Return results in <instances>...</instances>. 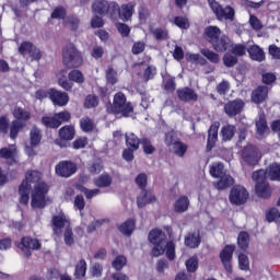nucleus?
<instances>
[{"mask_svg": "<svg viewBox=\"0 0 280 280\" xmlns=\"http://www.w3.org/2000/svg\"><path fill=\"white\" fill-rule=\"evenodd\" d=\"M266 220L269 223L275 222L278 226H280V211L278 208H270L266 211Z\"/></svg>", "mask_w": 280, "mask_h": 280, "instance_id": "obj_39", "label": "nucleus"}, {"mask_svg": "<svg viewBox=\"0 0 280 280\" xmlns=\"http://www.w3.org/2000/svg\"><path fill=\"white\" fill-rule=\"evenodd\" d=\"M118 230L122 235H127V237H130L132 233L135 232V221L132 219H128L122 224L118 226Z\"/></svg>", "mask_w": 280, "mask_h": 280, "instance_id": "obj_38", "label": "nucleus"}, {"mask_svg": "<svg viewBox=\"0 0 280 280\" xmlns=\"http://www.w3.org/2000/svg\"><path fill=\"white\" fill-rule=\"evenodd\" d=\"M62 62L66 69H80L84 65L82 51L75 47V44L68 43L62 48Z\"/></svg>", "mask_w": 280, "mask_h": 280, "instance_id": "obj_2", "label": "nucleus"}, {"mask_svg": "<svg viewBox=\"0 0 280 280\" xmlns=\"http://www.w3.org/2000/svg\"><path fill=\"white\" fill-rule=\"evenodd\" d=\"M94 185L100 188L110 187L113 185V177L108 174L100 175L96 179H94Z\"/></svg>", "mask_w": 280, "mask_h": 280, "instance_id": "obj_41", "label": "nucleus"}, {"mask_svg": "<svg viewBox=\"0 0 280 280\" xmlns=\"http://www.w3.org/2000/svg\"><path fill=\"white\" fill-rule=\"evenodd\" d=\"M235 132H237V128L234 125H225L221 128V139L222 141H232L233 137H235Z\"/></svg>", "mask_w": 280, "mask_h": 280, "instance_id": "obj_31", "label": "nucleus"}, {"mask_svg": "<svg viewBox=\"0 0 280 280\" xmlns=\"http://www.w3.org/2000/svg\"><path fill=\"white\" fill-rule=\"evenodd\" d=\"M208 3L218 21H235V9L231 5L223 8L215 0H208Z\"/></svg>", "mask_w": 280, "mask_h": 280, "instance_id": "obj_10", "label": "nucleus"}, {"mask_svg": "<svg viewBox=\"0 0 280 280\" xmlns=\"http://www.w3.org/2000/svg\"><path fill=\"white\" fill-rule=\"evenodd\" d=\"M238 267L240 270H250V261L248 260V256L246 254L238 255Z\"/></svg>", "mask_w": 280, "mask_h": 280, "instance_id": "obj_59", "label": "nucleus"}, {"mask_svg": "<svg viewBox=\"0 0 280 280\" xmlns=\"http://www.w3.org/2000/svg\"><path fill=\"white\" fill-rule=\"evenodd\" d=\"M253 180L256 183V194L258 198H264L265 200H268L272 197V188L270 187V184L268 180V173L266 170L260 168L258 171L253 172L252 174Z\"/></svg>", "mask_w": 280, "mask_h": 280, "instance_id": "obj_4", "label": "nucleus"}, {"mask_svg": "<svg viewBox=\"0 0 280 280\" xmlns=\"http://www.w3.org/2000/svg\"><path fill=\"white\" fill-rule=\"evenodd\" d=\"M43 141V130L37 126H34L30 130V145L31 148H38Z\"/></svg>", "mask_w": 280, "mask_h": 280, "instance_id": "obj_26", "label": "nucleus"}, {"mask_svg": "<svg viewBox=\"0 0 280 280\" xmlns=\"http://www.w3.org/2000/svg\"><path fill=\"white\" fill-rule=\"evenodd\" d=\"M63 242L66 246H73V244H75V238L73 237V229H71V225L66 226L63 232Z\"/></svg>", "mask_w": 280, "mask_h": 280, "instance_id": "obj_48", "label": "nucleus"}, {"mask_svg": "<svg viewBox=\"0 0 280 280\" xmlns=\"http://www.w3.org/2000/svg\"><path fill=\"white\" fill-rule=\"evenodd\" d=\"M148 240L151 244H153V248L151 249L152 257H161V255L165 254V244L167 242V235L163 230L153 229L149 232Z\"/></svg>", "mask_w": 280, "mask_h": 280, "instance_id": "obj_7", "label": "nucleus"}, {"mask_svg": "<svg viewBox=\"0 0 280 280\" xmlns=\"http://www.w3.org/2000/svg\"><path fill=\"white\" fill-rule=\"evenodd\" d=\"M128 264V259L124 255H118L116 258L113 260L112 266L115 268V270L119 271L124 269V266Z\"/></svg>", "mask_w": 280, "mask_h": 280, "instance_id": "obj_51", "label": "nucleus"}, {"mask_svg": "<svg viewBox=\"0 0 280 280\" xmlns=\"http://www.w3.org/2000/svg\"><path fill=\"white\" fill-rule=\"evenodd\" d=\"M184 244L187 248H198L202 244V237L200 236V230L189 232L185 238Z\"/></svg>", "mask_w": 280, "mask_h": 280, "instance_id": "obj_24", "label": "nucleus"}, {"mask_svg": "<svg viewBox=\"0 0 280 280\" xmlns=\"http://www.w3.org/2000/svg\"><path fill=\"white\" fill-rule=\"evenodd\" d=\"M66 226H71V221L67 218L66 213L55 214L51 218V229L54 235L60 237L62 235V230Z\"/></svg>", "mask_w": 280, "mask_h": 280, "instance_id": "obj_16", "label": "nucleus"}, {"mask_svg": "<svg viewBox=\"0 0 280 280\" xmlns=\"http://www.w3.org/2000/svg\"><path fill=\"white\" fill-rule=\"evenodd\" d=\"M229 91H231V83H229L226 80H223L217 85V93L220 95H226Z\"/></svg>", "mask_w": 280, "mask_h": 280, "instance_id": "obj_62", "label": "nucleus"}, {"mask_svg": "<svg viewBox=\"0 0 280 280\" xmlns=\"http://www.w3.org/2000/svg\"><path fill=\"white\" fill-rule=\"evenodd\" d=\"M22 128H25V122L19 120H12L11 126L9 127L10 130V139L13 141L19 137Z\"/></svg>", "mask_w": 280, "mask_h": 280, "instance_id": "obj_37", "label": "nucleus"}, {"mask_svg": "<svg viewBox=\"0 0 280 280\" xmlns=\"http://www.w3.org/2000/svg\"><path fill=\"white\" fill-rule=\"evenodd\" d=\"M133 12H135V3L129 2L126 4H121V7H119L118 4L116 19H120V21H124V23H126L132 19Z\"/></svg>", "mask_w": 280, "mask_h": 280, "instance_id": "obj_20", "label": "nucleus"}, {"mask_svg": "<svg viewBox=\"0 0 280 280\" xmlns=\"http://www.w3.org/2000/svg\"><path fill=\"white\" fill-rule=\"evenodd\" d=\"M220 130V121H214L208 129V138L206 151L211 152L218 143V132Z\"/></svg>", "mask_w": 280, "mask_h": 280, "instance_id": "obj_18", "label": "nucleus"}, {"mask_svg": "<svg viewBox=\"0 0 280 280\" xmlns=\"http://www.w3.org/2000/svg\"><path fill=\"white\" fill-rule=\"evenodd\" d=\"M244 106L246 104L242 98H235L225 103L223 110L228 117H237L244 110Z\"/></svg>", "mask_w": 280, "mask_h": 280, "instance_id": "obj_17", "label": "nucleus"}, {"mask_svg": "<svg viewBox=\"0 0 280 280\" xmlns=\"http://www.w3.org/2000/svg\"><path fill=\"white\" fill-rule=\"evenodd\" d=\"M173 150L177 156H185V154H187V144L180 141H175Z\"/></svg>", "mask_w": 280, "mask_h": 280, "instance_id": "obj_52", "label": "nucleus"}, {"mask_svg": "<svg viewBox=\"0 0 280 280\" xmlns=\"http://www.w3.org/2000/svg\"><path fill=\"white\" fill-rule=\"evenodd\" d=\"M97 106H100V98L96 95L90 94L85 97V108H97Z\"/></svg>", "mask_w": 280, "mask_h": 280, "instance_id": "obj_53", "label": "nucleus"}, {"mask_svg": "<svg viewBox=\"0 0 280 280\" xmlns=\"http://www.w3.org/2000/svg\"><path fill=\"white\" fill-rule=\"evenodd\" d=\"M166 257L170 261H174L176 259V244L174 241H168L165 243Z\"/></svg>", "mask_w": 280, "mask_h": 280, "instance_id": "obj_49", "label": "nucleus"}, {"mask_svg": "<svg viewBox=\"0 0 280 280\" xmlns=\"http://www.w3.org/2000/svg\"><path fill=\"white\" fill-rule=\"evenodd\" d=\"M49 100L55 106H67L69 104V94L51 88L49 89Z\"/></svg>", "mask_w": 280, "mask_h": 280, "instance_id": "obj_19", "label": "nucleus"}, {"mask_svg": "<svg viewBox=\"0 0 280 280\" xmlns=\"http://www.w3.org/2000/svg\"><path fill=\"white\" fill-rule=\"evenodd\" d=\"M176 95L179 102H196L198 100V94L194 89L189 86L179 88L176 91Z\"/></svg>", "mask_w": 280, "mask_h": 280, "instance_id": "obj_21", "label": "nucleus"}, {"mask_svg": "<svg viewBox=\"0 0 280 280\" xmlns=\"http://www.w3.org/2000/svg\"><path fill=\"white\" fill-rule=\"evenodd\" d=\"M79 126L82 132H93V130H95V121L89 116H83L79 120Z\"/></svg>", "mask_w": 280, "mask_h": 280, "instance_id": "obj_34", "label": "nucleus"}, {"mask_svg": "<svg viewBox=\"0 0 280 280\" xmlns=\"http://www.w3.org/2000/svg\"><path fill=\"white\" fill-rule=\"evenodd\" d=\"M220 179L214 184L215 189L219 191H224V189H229L235 185V179L231 175H222L219 177Z\"/></svg>", "mask_w": 280, "mask_h": 280, "instance_id": "obj_25", "label": "nucleus"}, {"mask_svg": "<svg viewBox=\"0 0 280 280\" xmlns=\"http://www.w3.org/2000/svg\"><path fill=\"white\" fill-rule=\"evenodd\" d=\"M73 139H75V127L66 125L59 129L58 138L55 139V143L59 148H69L71 145L69 141H73Z\"/></svg>", "mask_w": 280, "mask_h": 280, "instance_id": "obj_12", "label": "nucleus"}, {"mask_svg": "<svg viewBox=\"0 0 280 280\" xmlns=\"http://www.w3.org/2000/svg\"><path fill=\"white\" fill-rule=\"evenodd\" d=\"M63 23L66 26L70 27L72 32H78L80 28V18H78L75 14L68 15Z\"/></svg>", "mask_w": 280, "mask_h": 280, "instance_id": "obj_40", "label": "nucleus"}, {"mask_svg": "<svg viewBox=\"0 0 280 280\" xmlns=\"http://www.w3.org/2000/svg\"><path fill=\"white\" fill-rule=\"evenodd\" d=\"M164 91H166V93H174V91H176V78L175 77H170L168 79H166V81L164 83Z\"/></svg>", "mask_w": 280, "mask_h": 280, "instance_id": "obj_61", "label": "nucleus"}, {"mask_svg": "<svg viewBox=\"0 0 280 280\" xmlns=\"http://www.w3.org/2000/svg\"><path fill=\"white\" fill-rule=\"evenodd\" d=\"M235 253V245L229 244L225 245L219 254L220 260L224 270L230 275L233 272V254Z\"/></svg>", "mask_w": 280, "mask_h": 280, "instance_id": "obj_15", "label": "nucleus"}, {"mask_svg": "<svg viewBox=\"0 0 280 280\" xmlns=\"http://www.w3.org/2000/svg\"><path fill=\"white\" fill-rule=\"evenodd\" d=\"M40 172L38 171H28L25 173V179L19 186L20 194V205L30 203V191H32V183L40 182Z\"/></svg>", "mask_w": 280, "mask_h": 280, "instance_id": "obj_6", "label": "nucleus"}, {"mask_svg": "<svg viewBox=\"0 0 280 280\" xmlns=\"http://www.w3.org/2000/svg\"><path fill=\"white\" fill-rule=\"evenodd\" d=\"M202 36L218 54H224V51L231 47V38L226 35H222V30L218 26H207L203 30Z\"/></svg>", "mask_w": 280, "mask_h": 280, "instance_id": "obj_1", "label": "nucleus"}, {"mask_svg": "<svg viewBox=\"0 0 280 280\" xmlns=\"http://www.w3.org/2000/svg\"><path fill=\"white\" fill-rule=\"evenodd\" d=\"M268 120H266L265 116H260L259 119L256 121V132L259 137H264L266 132H268Z\"/></svg>", "mask_w": 280, "mask_h": 280, "instance_id": "obj_43", "label": "nucleus"}, {"mask_svg": "<svg viewBox=\"0 0 280 280\" xmlns=\"http://www.w3.org/2000/svg\"><path fill=\"white\" fill-rule=\"evenodd\" d=\"M116 27L122 38H128V36H130V26H128V24L117 23Z\"/></svg>", "mask_w": 280, "mask_h": 280, "instance_id": "obj_63", "label": "nucleus"}, {"mask_svg": "<svg viewBox=\"0 0 280 280\" xmlns=\"http://www.w3.org/2000/svg\"><path fill=\"white\" fill-rule=\"evenodd\" d=\"M186 270L188 275H194L198 272V269L200 268V259L198 258V255H192L190 256L186 261H185Z\"/></svg>", "mask_w": 280, "mask_h": 280, "instance_id": "obj_28", "label": "nucleus"}, {"mask_svg": "<svg viewBox=\"0 0 280 280\" xmlns=\"http://www.w3.org/2000/svg\"><path fill=\"white\" fill-rule=\"evenodd\" d=\"M201 54L209 60V62H212L213 65H218L220 62V55L218 52H214L210 50L209 48L201 49Z\"/></svg>", "mask_w": 280, "mask_h": 280, "instance_id": "obj_47", "label": "nucleus"}, {"mask_svg": "<svg viewBox=\"0 0 280 280\" xmlns=\"http://www.w3.org/2000/svg\"><path fill=\"white\" fill-rule=\"evenodd\" d=\"M189 209V198L180 196L174 203L175 213H185Z\"/></svg>", "mask_w": 280, "mask_h": 280, "instance_id": "obj_33", "label": "nucleus"}, {"mask_svg": "<svg viewBox=\"0 0 280 280\" xmlns=\"http://www.w3.org/2000/svg\"><path fill=\"white\" fill-rule=\"evenodd\" d=\"M112 115H121V117H130L135 113V106L131 102H128L126 94L122 92H117L114 95L113 104L108 108Z\"/></svg>", "mask_w": 280, "mask_h": 280, "instance_id": "obj_3", "label": "nucleus"}, {"mask_svg": "<svg viewBox=\"0 0 280 280\" xmlns=\"http://www.w3.org/2000/svg\"><path fill=\"white\" fill-rule=\"evenodd\" d=\"M10 132V118L8 116H0V135H8Z\"/></svg>", "mask_w": 280, "mask_h": 280, "instance_id": "obj_56", "label": "nucleus"}, {"mask_svg": "<svg viewBox=\"0 0 280 280\" xmlns=\"http://www.w3.org/2000/svg\"><path fill=\"white\" fill-rule=\"evenodd\" d=\"M152 34L155 40H167L170 38V33L165 28H155Z\"/></svg>", "mask_w": 280, "mask_h": 280, "instance_id": "obj_60", "label": "nucleus"}, {"mask_svg": "<svg viewBox=\"0 0 280 280\" xmlns=\"http://www.w3.org/2000/svg\"><path fill=\"white\" fill-rule=\"evenodd\" d=\"M238 62V59L235 55L233 54H230V52H226L224 56H223V65L228 68H231V67H235V65H237Z\"/></svg>", "mask_w": 280, "mask_h": 280, "instance_id": "obj_54", "label": "nucleus"}, {"mask_svg": "<svg viewBox=\"0 0 280 280\" xmlns=\"http://www.w3.org/2000/svg\"><path fill=\"white\" fill-rule=\"evenodd\" d=\"M42 124L45 126V128H51L52 130H56L62 126V121L57 118L56 114L54 116L42 117Z\"/></svg>", "mask_w": 280, "mask_h": 280, "instance_id": "obj_30", "label": "nucleus"}, {"mask_svg": "<svg viewBox=\"0 0 280 280\" xmlns=\"http://www.w3.org/2000/svg\"><path fill=\"white\" fill-rule=\"evenodd\" d=\"M152 202H156V196H154L152 191L147 188L142 189L140 195L137 197L138 209H143V207L147 205H152Z\"/></svg>", "mask_w": 280, "mask_h": 280, "instance_id": "obj_22", "label": "nucleus"}, {"mask_svg": "<svg viewBox=\"0 0 280 280\" xmlns=\"http://www.w3.org/2000/svg\"><path fill=\"white\" fill-rule=\"evenodd\" d=\"M50 18L57 21H66L67 20V8L63 5H57L51 14Z\"/></svg>", "mask_w": 280, "mask_h": 280, "instance_id": "obj_42", "label": "nucleus"}, {"mask_svg": "<svg viewBox=\"0 0 280 280\" xmlns=\"http://www.w3.org/2000/svg\"><path fill=\"white\" fill-rule=\"evenodd\" d=\"M78 172V164L71 160H63L55 166V174L60 178H71Z\"/></svg>", "mask_w": 280, "mask_h": 280, "instance_id": "obj_14", "label": "nucleus"}, {"mask_svg": "<svg viewBox=\"0 0 280 280\" xmlns=\"http://www.w3.org/2000/svg\"><path fill=\"white\" fill-rule=\"evenodd\" d=\"M249 58L255 60L256 62H264L266 60V52L258 45L254 44L248 49Z\"/></svg>", "mask_w": 280, "mask_h": 280, "instance_id": "obj_27", "label": "nucleus"}, {"mask_svg": "<svg viewBox=\"0 0 280 280\" xmlns=\"http://www.w3.org/2000/svg\"><path fill=\"white\" fill-rule=\"evenodd\" d=\"M119 10V3L108 0H94L92 3L93 14L98 16H107L112 21L117 20V12Z\"/></svg>", "mask_w": 280, "mask_h": 280, "instance_id": "obj_5", "label": "nucleus"}, {"mask_svg": "<svg viewBox=\"0 0 280 280\" xmlns=\"http://www.w3.org/2000/svg\"><path fill=\"white\" fill-rule=\"evenodd\" d=\"M241 159L245 165H248V167H255V165H258L259 161H261V155L259 154L257 145L247 143L241 150Z\"/></svg>", "mask_w": 280, "mask_h": 280, "instance_id": "obj_9", "label": "nucleus"}, {"mask_svg": "<svg viewBox=\"0 0 280 280\" xmlns=\"http://www.w3.org/2000/svg\"><path fill=\"white\" fill-rule=\"evenodd\" d=\"M174 23L179 30H189L190 27L189 20L185 16H175Z\"/></svg>", "mask_w": 280, "mask_h": 280, "instance_id": "obj_58", "label": "nucleus"}, {"mask_svg": "<svg viewBox=\"0 0 280 280\" xmlns=\"http://www.w3.org/2000/svg\"><path fill=\"white\" fill-rule=\"evenodd\" d=\"M135 183L140 190L145 189L148 187V175L145 173L138 174Z\"/></svg>", "mask_w": 280, "mask_h": 280, "instance_id": "obj_57", "label": "nucleus"}, {"mask_svg": "<svg viewBox=\"0 0 280 280\" xmlns=\"http://www.w3.org/2000/svg\"><path fill=\"white\" fill-rule=\"evenodd\" d=\"M210 176H212V178H221L222 176L225 175L224 173V164L222 163H217L210 166Z\"/></svg>", "mask_w": 280, "mask_h": 280, "instance_id": "obj_44", "label": "nucleus"}, {"mask_svg": "<svg viewBox=\"0 0 280 280\" xmlns=\"http://www.w3.org/2000/svg\"><path fill=\"white\" fill-rule=\"evenodd\" d=\"M74 277L75 279H82L86 277V260H84V258L79 260V262L77 264L75 270H74Z\"/></svg>", "mask_w": 280, "mask_h": 280, "instance_id": "obj_45", "label": "nucleus"}, {"mask_svg": "<svg viewBox=\"0 0 280 280\" xmlns=\"http://www.w3.org/2000/svg\"><path fill=\"white\" fill-rule=\"evenodd\" d=\"M33 47L34 44H32L31 42H22L19 47V54H21V56H27V54L32 51Z\"/></svg>", "mask_w": 280, "mask_h": 280, "instance_id": "obj_64", "label": "nucleus"}, {"mask_svg": "<svg viewBox=\"0 0 280 280\" xmlns=\"http://www.w3.org/2000/svg\"><path fill=\"white\" fill-rule=\"evenodd\" d=\"M268 100V86L266 85H258L253 92H252V102L254 104H264Z\"/></svg>", "mask_w": 280, "mask_h": 280, "instance_id": "obj_23", "label": "nucleus"}, {"mask_svg": "<svg viewBox=\"0 0 280 280\" xmlns=\"http://www.w3.org/2000/svg\"><path fill=\"white\" fill-rule=\"evenodd\" d=\"M231 51L236 58H242L243 56H246L248 49H246V45L244 44H236L232 47Z\"/></svg>", "mask_w": 280, "mask_h": 280, "instance_id": "obj_55", "label": "nucleus"}, {"mask_svg": "<svg viewBox=\"0 0 280 280\" xmlns=\"http://www.w3.org/2000/svg\"><path fill=\"white\" fill-rule=\"evenodd\" d=\"M47 194H49V186L45 182L37 183L32 194L31 207L33 209H45Z\"/></svg>", "mask_w": 280, "mask_h": 280, "instance_id": "obj_8", "label": "nucleus"}, {"mask_svg": "<svg viewBox=\"0 0 280 280\" xmlns=\"http://www.w3.org/2000/svg\"><path fill=\"white\" fill-rule=\"evenodd\" d=\"M12 115L15 118L14 121L23 122V121H30L32 119V114L23 109V107H14Z\"/></svg>", "mask_w": 280, "mask_h": 280, "instance_id": "obj_32", "label": "nucleus"}, {"mask_svg": "<svg viewBox=\"0 0 280 280\" xmlns=\"http://www.w3.org/2000/svg\"><path fill=\"white\" fill-rule=\"evenodd\" d=\"M18 248L24 253L26 259L32 257V250H40L43 248V244L38 238H34L32 236H23L18 244Z\"/></svg>", "mask_w": 280, "mask_h": 280, "instance_id": "obj_13", "label": "nucleus"}, {"mask_svg": "<svg viewBox=\"0 0 280 280\" xmlns=\"http://www.w3.org/2000/svg\"><path fill=\"white\" fill-rule=\"evenodd\" d=\"M70 82H75V84H84V74L80 70H72L68 73Z\"/></svg>", "mask_w": 280, "mask_h": 280, "instance_id": "obj_46", "label": "nucleus"}, {"mask_svg": "<svg viewBox=\"0 0 280 280\" xmlns=\"http://www.w3.org/2000/svg\"><path fill=\"white\" fill-rule=\"evenodd\" d=\"M249 197L250 194H248L246 187L242 185H234L230 190L229 200L231 205L242 207V205H246V202H248Z\"/></svg>", "mask_w": 280, "mask_h": 280, "instance_id": "obj_11", "label": "nucleus"}, {"mask_svg": "<svg viewBox=\"0 0 280 280\" xmlns=\"http://www.w3.org/2000/svg\"><path fill=\"white\" fill-rule=\"evenodd\" d=\"M265 172L267 173V178H269L270 180H277L278 183H280V164L279 163L270 164L267 171Z\"/></svg>", "mask_w": 280, "mask_h": 280, "instance_id": "obj_35", "label": "nucleus"}, {"mask_svg": "<svg viewBox=\"0 0 280 280\" xmlns=\"http://www.w3.org/2000/svg\"><path fill=\"white\" fill-rule=\"evenodd\" d=\"M250 244V234L246 231H242L238 233L237 245L241 250H248V246Z\"/></svg>", "mask_w": 280, "mask_h": 280, "instance_id": "obj_36", "label": "nucleus"}, {"mask_svg": "<svg viewBox=\"0 0 280 280\" xmlns=\"http://www.w3.org/2000/svg\"><path fill=\"white\" fill-rule=\"evenodd\" d=\"M144 154H154L156 152V147L152 145V141L149 138H141V144Z\"/></svg>", "mask_w": 280, "mask_h": 280, "instance_id": "obj_50", "label": "nucleus"}, {"mask_svg": "<svg viewBox=\"0 0 280 280\" xmlns=\"http://www.w3.org/2000/svg\"><path fill=\"white\" fill-rule=\"evenodd\" d=\"M125 143L127 148H130L131 150H139V147L141 145V139H139V136L135 132L126 133L125 135Z\"/></svg>", "mask_w": 280, "mask_h": 280, "instance_id": "obj_29", "label": "nucleus"}]
</instances>
